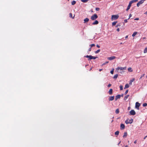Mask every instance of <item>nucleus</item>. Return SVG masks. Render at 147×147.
I'll return each instance as SVG.
<instances>
[{
  "instance_id": "f257e3e1",
  "label": "nucleus",
  "mask_w": 147,
  "mask_h": 147,
  "mask_svg": "<svg viewBox=\"0 0 147 147\" xmlns=\"http://www.w3.org/2000/svg\"><path fill=\"white\" fill-rule=\"evenodd\" d=\"M98 16L96 14H94V15L91 16V19L92 20H96L98 18Z\"/></svg>"
},
{
  "instance_id": "f03ea898",
  "label": "nucleus",
  "mask_w": 147,
  "mask_h": 147,
  "mask_svg": "<svg viewBox=\"0 0 147 147\" xmlns=\"http://www.w3.org/2000/svg\"><path fill=\"white\" fill-rule=\"evenodd\" d=\"M126 69V67H118L116 69L118 71L120 70H125Z\"/></svg>"
},
{
  "instance_id": "7ed1b4c3",
  "label": "nucleus",
  "mask_w": 147,
  "mask_h": 147,
  "mask_svg": "<svg viewBox=\"0 0 147 147\" xmlns=\"http://www.w3.org/2000/svg\"><path fill=\"white\" fill-rule=\"evenodd\" d=\"M133 122V119H131L129 120L127 119L125 121V123L127 124L128 123L131 124V123H132Z\"/></svg>"
},
{
  "instance_id": "20e7f679",
  "label": "nucleus",
  "mask_w": 147,
  "mask_h": 147,
  "mask_svg": "<svg viewBox=\"0 0 147 147\" xmlns=\"http://www.w3.org/2000/svg\"><path fill=\"white\" fill-rule=\"evenodd\" d=\"M119 17L118 15H113L112 16V20H116Z\"/></svg>"
},
{
  "instance_id": "39448f33",
  "label": "nucleus",
  "mask_w": 147,
  "mask_h": 147,
  "mask_svg": "<svg viewBox=\"0 0 147 147\" xmlns=\"http://www.w3.org/2000/svg\"><path fill=\"white\" fill-rule=\"evenodd\" d=\"M130 115H134L136 114V112L134 110H132L130 111Z\"/></svg>"
},
{
  "instance_id": "423d86ee",
  "label": "nucleus",
  "mask_w": 147,
  "mask_h": 147,
  "mask_svg": "<svg viewBox=\"0 0 147 147\" xmlns=\"http://www.w3.org/2000/svg\"><path fill=\"white\" fill-rule=\"evenodd\" d=\"M140 106V104L137 102L136 103L135 107L138 109H139V107Z\"/></svg>"
},
{
  "instance_id": "0eeeda50",
  "label": "nucleus",
  "mask_w": 147,
  "mask_h": 147,
  "mask_svg": "<svg viewBox=\"0 0 147 147\" xmlns=\"http://www.w3.org/2000/svg\"><path fill=\"white\" fill-rule=\"evenodd\" d=\"M121 96V95L119 94H118L115 96V100L116 101L118 99H119Z\"/></svg>"
},
{
  "instance_id": "6e6552de",
  "label": "nucleus",
  "mask_w": 147,
  "mask_h": 147,
  "mask_svg": "<svg viewBox=\"0 0 147 147\" xmlns=\"http://www.w3.org/2000/svg\"><path fill=\"white\" fill-rule=\"evenodd\" d=\"M116 58L115 57V56H112L110 57H109L107 58V59L109 60H112Z\"/></svg>"
},
{
  "instance_id": "1a4fd4ad",
  "label": "nucleus",
  "mask_w": 147,
  "mask_h": 147,
  "mask_svg": "<svg viewBox=\"0 0 147 147\" xmlns=\"http://www.w3.org/2000/svg\"><path fill=\"white\" fill-rule=\"evenodd\" d=\"M84 57H85L88 58L89 59H88V60H91L92 59V56L91 55H87L86 56H85Z\"/></svg>"
},
{
  "instance_id": "9d476101",
  "label": "nucleus",
  "mask_w": 147,
  "mask_h": 147,
  "mask_svg": "<svg viewBox=\"0 0 147 147\" xmlns=\"http://www.w3.org/2000/svg\"><path fill=\"white\" fill-rule=\"evenodd\" d=\"M115 97L114 96H110L109 97V101H112L114 99Z\"/></svg>"
},
{
  "instance_id": "9b49d317",
  "label": "nucleus",
  "mask_w": 147,
  "mask_h": 147,
  "mask_svg": "<svg viewBox=\"0 0 147 147\" xmlns=\"http://www.w3.org/2000/svg\"><path fill=\"white\" fill-rule=\"evenodd\" d=\"M125 126L124 124H121L120 126V128L121 129H125Z\"/></svg>"
},
{
  "instance_id": "f8f14e48",
  "label": "nucleus",
  "mask_w": 147,
  "mask_h": 147,
  "mask_svg": "<svg viewBox=\"0 0 147 147\" xmlns=\"http://www.w3.org/2000/svg\"><path fill=\"white\" fill-rule=\"evenodd\" d=\"M131 4L130 2L129 3V5L127 7V9H126V11H127L128 10L130 9V7L131 6Z\"/></svg>"
},
{
  "instance_id": "ddd939ff",
  "label": "nucleus",
  "mask_w": 147,
  "mask_h": 147,
  "mask_svg": "<svg viewBox=\"0 0 147 147\" xmlns=\"http://www.w3.org/2000/svg\"><path fill=\"white\" fill-rule=\"evenodd\" d=\"M108 93L110 95H112L113 94V89H110Z\"/></svg>"
},
{
  "instance_id": "4468645a",
  "label": "nucleus",
  "mask_w": 147,
  "mask_h": 147,
  "mask_svg": "<svg viewBox=\"0 0 147 147\" xmlns=\"http://www.w3.org/2000/svg\"><path fill=\"white\" fill-rule=\"evenodd\" d=\"M98 24V21L97 20H96L94 21V22H93L92 24L93 25H96V24Z\"/></svg>"
},
{
  "instance_id": "2eb2a0df",
  "label": "nucleus",
  "mask_w": 147,
  "mask_h": 147,
  "mask_svg": "<svg viewBox=\"0 0 147 147\" xmlns=\"http://www.w3.org/2000/svg\"><path fill=\"white\" fill-rule=\"evenodd\" d=\"M89 19L88 18H86L84 20V23H85L86 22H87L89 21Z\"/></svg>"
},
{
  "instance_id": "dca6fc26",
  "label": "nucleus",
  "mask_w": 147,
  "mask_h": 147,
  "mask_svg": "<svg viewBox=\"0 0 147 147\" xmlns=\"http://www.w3.org/2000/svg\"><path fill=\"white\" fill-rule=\"evenodd\" d=\"M127 135V133L126 132H125L124 133V134L123 136V138H125L126 137Z\"/></svg>"
},
{
  "instance_id": "f3484780",
  "label": "nucleus",
  "mask_w": 147,
  "mask_h": 147,
  "mask_svg": "<svg viewBox=\"0 0 147 147\" xmlns=\"http://www.w3.org/2000/svg\"><path fill=\"white\" fill-rule=\"evenodd\" d=\"M129 95H127L125 96L124 98V99L125 100H126L128 97L129 96Z\"/></svg>"
},
{
  "instance_id": "a211bd4d",
  "label": "nucleus",
  "mask_w": 147,
  "mask_h": 147,
  "mask_svg": "<svg viewBox=\"0 0 147 147\" xmlns=\"http://www.w3.org/2000/svg\"><path fill=\"white\" fill-rule=\"evenodd\" d=\"M128 70L129 71L131 72L133 71V70L131 68L129 67L128 68Z\"/></svg>"
},
{
  "instance_id": "6ab92c4d",
  "label": "nucleus",
  "mask_w": 147,
  "mask_h": 147,
  "mask_svg": "<svg viewBox=\"0 0 147 147\" xmlns=\"http://www.w3.org/2000/svg\"><path fill=\"white\" fill-rule=\"evenodd\" d=\"M69 17H70L71 18L73 19L74 18L75 16H74L73 17H72V13H69Z\"/></svg>"
},
{
  "instance_id": "aec40b11",
  "label": "nucleus",
  "mask_w": 147,
  "mask_h": 147,
  "mask_svg": "<svg viewBox=\"0 0 147 147\" xmlns=\"http://www.w3.org/2000/svg\"><path fill=\"white\" fill-rule=\"evenodd\" d=\"M80 0L82 2H83V3H85L89 1V0Z\"/></svg>"
},
{
  "instance_id": "412c9836",
  "label": "nucleus",
  "mask_w": 147,
  "mask_h": 147,
  "mask_svg": "<svg viewBox=\"0 0 147 147\" xmlns=\"http://www.w3.org/2000/svg\"><path fill=\"white\" fill-rule=\"evenodd\" d=\"M137 32H134L133 33V34L132 35V36L133 37L135 36L137 34Z\"/></svg>"
},
{
  "instance_id": "4be33fe9",
  "label": "nucleus",
  "mask_w": 147,
  "mask_h": 147,
  "mask_svg": "<svg viewBox=\"0 0 147 147\" xmlns=\"http://www.w3.org/2000/svg\"><path fill=\"white\" fill-rule=\"evenodd\" d=\"M129 87V85L127 84L125 85V87L124 88L125 89L126 88H128Z\"/></svg>"
},
{
  "instance_id": "5701e85b",
  "label": "nucleus",
  "mask_w": 147,
  "mask_h": 147,
  "mask_svg": "<svg viewBox=\"0 0 147 147\" xmlns=\"http://www.w3.org/2000/svg\"><path fill=\"white\" fill-rule=\"evenodd\" d=\"M76 3V1H73L71 2V5H74Z\"/></svg>"
},
{
  "instance_id": "b1692460",
  "label": "nucleus",
  "mask_w": 147,
  "mask_h": 147,
  "mask_svg": "<svg viewBox=\"0 0 147 147\" xmlns=\"http://www.w3.org/2000/svg\"><path fill=\"white\" fill-rule=\"evenodd\" d=\"M119 109H116V111H115V113H116V114H118L119 113Z\"/></svg>"
},
{
  "instance_id": "393cba45",
  "label": "nucleus",
  "mask_w": 147,
  "mask_h": 147,
  "mask_svg": "<svg viewBox=\"0 0 147 147\" xmlns=\"http://www.w3.org/2000/svg\"><path fill=\"white\" fill-rule=\"evenodd\" d=\"M117 23V21L114 22H113L112 23V26H114L115 25V24H116Z\"/></svg>"
},
{
  "instance_id": "a878e982",
  "label": "nucleus",
  "mask_w": 147,
  "mask_h": 147,
  "mask_svg": "<svg viewBox=\"0 0 147 147\" xmlns=\"http://www.w3.org/2000/svg\"><path fill=\"white\" fill-rule=\"evenodd\" d=\"M119 131H117L115 132V134L116 135H118L119 134Z\"/></svg>"
},
{
  "instance_id": "bb28decb",
  "label": "nucleus",
  "mask_w": 147,
  "mask_h": 147,
  "mask_svg": "<svg viewBox=\"0 0 147 147\" xmlns=\"http://www.w3.org/2000/svg\"><path fill=\"white\" fill-rule=\"evenodd\" d=\"M118 76V75L117 74L115 75L113 77V78L115 79H117V78Z\"/></svg>"
},
{
  "instance_id": "cd10ccee",
  "label": "nucleus",
  "mask_w": 147,
  "mask_h": 147,
  "mask_svg": "<svg viewBox=\"0 0 147 147\" xmlns=\"http://www.w3.org/2000/svg\"><path fill=\"white\" fill-rule=\"evenodd\" d=\"M147 52V47H146L144 49V53H146Z\"/></svg>"
},
{
  "instance_id": "c85d7f7f",
  "label": "nucleus",
  "mask_w": 147,
  "mask_h": 147,
  "mask_svg": "<svg viewBox=\"0 0 147 147\" xmlns=\"http://www.w3.org/2000/svg\"><path fill=\"white\" fill-rule=\"evenodd\" d=\"M100 49H98V50H97L96 51H95V53L96 54V53H98L99 52H100Z\"/></svg>"
},
{
  "instance_id": "c756f323",
  "label": "nucleus",
  "mask_w": 147,
  "mask_h": 147,
  "mask_svg": "<svg viewBox=\"0 0 147 147\" xmlns=\"http://www.w3.org/2000/svg\"><path fill=\"white\" fill-rule=\"evenodd\" d=\"M134 78H133V79L131 80L130 81V82L129 83V84H131V83L133 81H134Z\"/></svg>"
},
{
  "instance_id": "7c9ffc66",
  "label": "nucleus",
  "mask_w": 147,
  "mask_h": 147,
  "mask_svg": "<svg viewBox=\"0 0 147 147\" xmlns=\"http://www.w3.org/2000/svg\"><path fill=\"white\" fill-rule=\"evenodd\" d=\"M95 46V45L94 44H93L90 45V47L91 48H92V47Z\"/></svg>"
},
{
  "instance_id": "2f4dec72",
  "label": "nucleus",
  "mask_w": 147,
  "mask_h": 147,
  "mask_svg": "<svg viewBox=\"0 0 147 147\" xmlns=\"http://www.w3.org/2000/svg\"><path fill=\"white\" fill-rule=\"evenodd\" d=\"M129 2L131 4H132L133 3H134V2H135V0H132L131 1Z\"/></svg>"
},
{
  "instance_id": "473e14b6",
  "label": "nucleus",
  "mask_w": 147,
  "mask_h": 147,
  "mask_svg": "<svg viewBox=\"0 0 147 147\" xmlns=\"http://www.w3.org/2000/svg\"><path fill=\"white\" fill-rule=\"evenodd\" d=\"M120 90H123V86L122 85L120 86Z\"/></svg>"
},
{
  "instance_id": "72a5a7b5",
  "label": "nucleus",
  "mask_w": 147,
  "mask_h": 147,
  "mask_svg": "<svg viewBox=\"0 0 147 147\" xmlns=\"http://www.w3.org/2000/svg\"><path fill=\"white\" fill-rule=\"evenodd\" d=\"M114 69H113L111 71L110 73L111 74H113V73Z\"/></svg>"
},
{
  "instance_id": "f704fd0d",
  "label": "nucleus",
  "mask_w": 147,
  "mask_h": 147,
  "mask_svg": "<svg viewBox=\"0 0 147 147\" xmlns=\"http://www.w3.org/2000/svg\"><path fill=\"white\" fill-rule=\"evenodd\" d=\"M109 62L108 61H106L105 63L102 64V65H105L106 64L108 63Z\"/></svg>"
},
{
  "instance_id": "c9c22d12",
  "label": "nucleus",
  "mask_w": 147,
  "mask_h": 147,
  "mask_svg": "<svg viewBox=\"0 0 147 147\" xmlns=\"http://www.w3.org/2000/svg\"><path fill=\"white\" fill-rule=\"evenodd\" d=\"M128 90H127L125 92V93H124V94L125 95H126V94L127 93H128Z\"/></svg>"
},
{
  "instance_id": "e433bc0d",
  "label": "nucleus",
  "mask_w": 147,
  "mask_h": 147,
  "mask_svg": "<svg viewBox=\"0 0 147 147\" xmlns=\"http://www.w3.org/2000/svg\"><path fill=\"white\" fill-rule=\"evenodd\" d=\"M97 57H94V56H92V59H96V58H97Z\"/></svg>"
},
{
  "instance_id": "4c0bfd02",
  "label": "nucleus",
  "mask_w": 147,
  "mask_h": 147,
  "mask_svg": "<svg viewBox=\"0 0 147 147\" xmlns=\"http://www.w3.org/2000/svg\"><path fill=\"white\" fill-rule=\"evenodd\" d=\"M147 104L146 103H144L143 105V107H146L147 106Z\"/></svg>"
},
{
  "instance_id": "58836bf2",
  "label": "nucleus",
  "mask_w": 147,
  "mask_h": 147,
  "mask_svg": "<svg viewBox=\"0 0 147 147\" xmlns=\"http://www.w3.org/2000/svg\"><path fill=\"white\" fill-rule=\"evenodd\" d=\"M95 9L96 11H98L100 10V8L98 7H96Z\"/></svg>"
},
{
  "instance_id": "ea45409f",
  "label": "nucleus",
  "mask_w": 147,
  "mask_h": 147,
  "mask_svg": "<svg viewBox=\"0 0 147 147\" xmlns=\"http://www.w3.org/2000/svg\"><path fill=\"white\" fill-rule=\"evenodd\" d=\"M121 26V25L120 24H117L116 26H115V27H118V26Z\"/></svg>"
},
{
  "instance_id": "a19ab883",
  "label": "nucleus",
  "mask_w": 147,
  "mask_h": 147,
  "mask_svg": "<svg viewBox=\"0 0 147 147\" xmlns=\"http://www.w3.org/2000/svg\"><path fill=\"white\" fill-rule=\"evenodd\" d=\"M131 16H132V15L131 14H130L129 15V18H128V19L129 20L131 17Z\"/></svg>"
},
{
  "instance_id": "79ce46f5",
  "label": "nucleus",
  "mask_w": 147,
  "mask_h": 147,
  "mask_svg": "<svg viewBox=\"0 0 147 147\" xmlns=\"http://www.w3.org/2000/svg\"><path fill=\"white\" fill-rule=\"evenodd\" d=\"M124 21L125 23H127V20L125 19L124 20Z\"/></svg>"
},
{
  "instance_id": "37998d69",
  "label": "nucleus",
  "mask_w": 147,
  "mask_h": 147,
  "mask_svg": "<svg viewBox=\"0 0 147 147\" xmlns=\"http://www.w3.org/2000/svg\"><path fill=\"white\" fill-rule=\"evenodd\" d=\"M111 86V84H109L108 85V87H109Z\"/></svg>"
},
{
  "instance_id": "c03bdc74",
  "label": "nucleus",
  "mask_w": 147,
  "mask_h": 147,
  "mask_svg": "<svg viewBox=\"0 0 147 147\" xmlns=\"http://www.w3.org/2000/svg\"><path fill=\"white\" fill-rule=\"evenodd\" d=\"M96 46L98 48H99L100 47V46L99 45H96Z\"/></svg>"
},
{
  "instance_id": "a18cd8bd",
  "label": "nucleus",
  "mask_w": 147,
  "mask_h": 147,
  "mask_svg": "<svg viewBox=\"0 0 147 147\" xmlns=\"http://www.w3.org/2000/svg\"><path fill=\"white\" fill-rule=\"evenodd\" d=\"M139 19L138 18H136L134 19V20H138Z\"/></svg>"
},
{
  "instance_id": "49530a36",
  "label": "nucleus",
  "mask_w": 147,
  "mask_h": 147,
  "mask_svg": "<svg viewBox=\"0 0 147 147\" xmlns=\"http://www.w3.org/2000/svg\"><path fill=\"white\" fill-rule=\"evenodd\" d=\"M144 75H145V74H143L141 76V77H140V78H142V77H143L144 76Z\"/></svg>"
},
{
  "instance_id": "de8ad7c7",
  "label": "nucleus",
  "mask_w": 147,
  "mask_h": 147,
  "mask_svg": "<svg viewBox=\"0 0 147 147\" xmlns=\"http://www.w3.org/2000/svg\"><path fill=\"white\" fill-rule=\"evenodd\" d=\"M137 140H136L134 141V144H136L137 143Z\"/></svg>"
},
{
  "instance_id": "09e8293b",
  "label": "nucleus",
  "mask_w": 147,
  "mask_h": 147,
  "mask_svg": "<svg viewBox=\"0 0 147 147\" xmlns=\"http://www.w3.org/2000/svg\"><path fill=\"white\" fill-rule=\"evenodd\" d=\"M117 31L118 32H119V28H117Z\"/></svg>"
},
{
  "instance_id": "8fccbe9b",
  "label": "nucleus",
  "mask_w": 147,
  "mask_h": 147,
  "mask_svg": "<svg viewBox=\"0 0 147 147\" xmlns=\"http://www.w3.org/2000/svg\"><path fill=\"white\" fill-rule=\"evenodd\" d=\"M91 48L90 47L89 49H88V51H91Z\"/></svg>"
},
{
  "instance_id": "3c124183",
  "label": "nucleus",
  "mask_w": 147,
  "mask_h": 147,
  "mask_svg": "<svg viewBox=\"0 0 147 147\" xmlns=\"http://www.w3.org/2000/svg\"><path fill=\"white\" fill-rule=\"evenodd\" d=\"M147 137V136H145L144 138V140H145V139Z\"/></svg>"
},
{
  "instance_id": "603ef678",
  "label": "nucleus",
  "mask_w": 147,
  "mask_h": 147,
  "mask_svg": "<svg viewBox=\"0 0 147 147\" xmlns=\"http://www.w3.org/2000/svg\"><path fill=\"white\" fill-rule=\"evenodd\" d=\"M92 67L90 69V71L92 69Z\"/></svg>"
},
{
  "instance_id": "864d4df0",
  "label": "nucleus",
  "mask_w": 147,
  "mask_h": 147,
  "mask_svg": "<svg viewBox=\"0 0 147 147\" xmlns=\"http://www.w3.org/2000/svg\"><path fill=\"white\" fill-rule=\"evenodd\" d=\"M119 72H120V73H121L122 72H123V71H122V72H121V71H119Z\"/></svg>"
},
{
  "instance_id": "5fc2aeb1",
  "label": "nucleus",
  "mask_w": 147,
  "mask_h": 147,
  "mask_svg": "<svg viewBox=\"0 0 147 147\" xmlns=\"http://www.w3.org/2000/svg\"><path fill=\"white\" fill-rule=\"evenodd\" d=\"M102 70V69H99V71H101Z\"/></svg>"
},
{
  "instance_id": "6e6d98bb",
  "label": "nucleus",
  "mask_w": 147,
  "mask_h": 147,
  "mask_svg": "<svg viewBox=\"0 0 147 147\" xmlns=\"http://www.w3.org/2000/svg\"><path fill=\"white\" fill-rule=\"evenodd\" d=\"M144 14L147 15V11L145 13H144Z\"/></svg>"
},
{
  "instance_id": "4d7b16f0",
  "label": "nucleus",
  "mask_w": 147,
  "mask_h": 147,
  "mask_svg": "<svg viewBox=\"0 0 147 147\" xmlns=\"http://www.w3.org/2000/svg\"><path fill=\"white\" fill-rule=\"evenodd\" d=\"M135 2H137L138 0H135Z\"/></svg>"
},
{
  "instance_id": "13d9d810",
  "label": "nucleus",
  "mask_w": 147,
  "mask_h": 147,
  "mask_svg": "<svg viewBox=\"0 0 147 147\" xmlns=\"http://www.w3.org/2000/svg\"><path fill=\"white\" fill-rule=\"evenodd\" d=\"M121 96L122 97H123V94H121Z\"/></svg>"
},
{
  "instance_id": "bf43d9fd",
  "label": "nucleus",
  "mask_w": 147,
  "mask_h": 147,
  "mask_svg": "<svg viewBox=\"0 0 147 147\" xmlns=\"http://www.w3.org/2000/svg\"><path fill=\"white\" fill-rule=\"evenodd\" d=\"M121 141H120V142H119V143H118V145H119V144H120V143H121Z\"/></svg>"
},
{
  "instance_id": "052dcab7",
  "label": "nucleus",
  "mask_w": 147,
  "mask_h": 147,
  "mask_svg": "<svg viewBox=\"0 0 147 147\" xmlns=\"http://www.w3.org/2000/svg\"><path fill=\"white\" fill-rule=\"evenodd\" d=\"M128 38V36H127L126 37H125V38Z\"/></svg>"
},
{
  "instance_id": "680f3d73",
  "label": "nucleus",
  "mask_w": 147,
  "mask_h": 147,
  "mask_svg": "<svg viewBox=\"0 0 147 147\" xmlns=\"http://www.w3.org/2000/svg\"><path fill=\"white\" fill-rule=\"evenodd\" d=\"M141 57V56H140V57H136V58L137 59H138V58H140V57Z\"/></svg>"
},
{
  "instance_id": "e2e57ef3",
  "label": "nucleus",
  "mask_w": 147,
  "mask_h": 147,
  "mask_svg": "<svg viewBox=\"0 0 147 147\" xmlns=\"http://www.w3.org/2000/svg\"><path fill=\"white\" fill-rule=\"evenodd\" d=\"M125 147H128V146L127 145H126Z\"/></svg>"
},
{
  "instance_id": "0e129e2a",
  "label": "nucleus",
  "mask_w": 147,
  "mask_h": 147,
  "mask_svg": "<svg viewBox=\"0 0 147 147\" xmlns=\"http://www.w3.org/2000/svg\"><path fill=\"white\" fill-rule=\"evenodd\" d=\"M113 121V120H112V121H111V122H112Z\"/></svg>"
},
{
  "instance_id": "69168bd1",
  "label": "nucleus",
  "mask_w": 147,
  "mask_h": 147,
  "mask_svg": "<svg viewBox=\"0 0 147 147\" xmlns=\"http://www.w3.org/2000/svg\"><path fill=\"white\" fill-rule=\"evenodd\" d=\"M120 44H122V42H121V43H120Z\"/></svg>"
},
{
  "instance_id": "338daca9",
  "label": "nucleus",
  "mask_w": 147,
  "mask_h": 147,
  "mask_svg": "<svg viewBox=\"0 0 147 147\" xmlns=\"http://www.w3.org/2000/svg\"><path fill=\"white\" fill-rule=\"evenodd\" d=\"M114 118V117H112L113 118Z\"/></svg>"
},
{
  "instance_id": "774afa93",
  "label": "nucleus",
  "mask_w": 147,
  "mask_h": 147,
  "mask_svg": "<svg viewBox=\"0 0 147 147\" xmlns=\"http://www.w3.org/2000/svg\"><path fill=\"white\" fill-rule=\"evenodd\" d=\"M145 38H143L144 39H145Z\"/></svg>"
}]
</instances>
